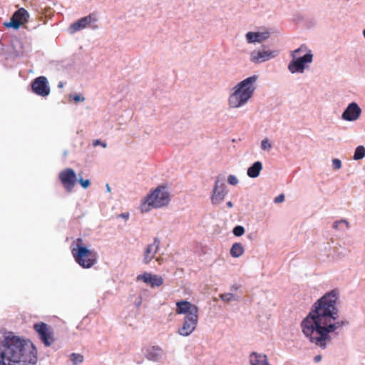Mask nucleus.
<instances>
[{"instance_id": "obj_1", "label": "nucleus", "mask_w": 365, "mask_h": 365, "mask_svg": "<svg viewBox=\"0 0 365 365\" xmlns=\"http://www.w3.org/2000/svg\"><path fill=\"white\" fill-rule=\"evenodd\" d=\"M337 299L338 292L335 290L326 294L314 304L312 311L301 324L305 336L312 344L322 349H325L327 343L331 341L329 334L341 326L339 322H336Z\"/></svg>"}, {"instance_id": "obj_2", "label": "nucleus", "mask_w": 365, "mask_h": 365, "mask_svg": "<svg viewBox=\"0 0 365 365\" xmlns=\"http://www.w3.org/2000/svg\"><path fill=\"white\" fill-rule=\"evenodd\" d=\"M37 350L33 343L9 333L0 342V365H35Z\"/></svg>"}, {"instance_id": "obj_3", "label": "nucleus", "mask_w": 365, "mask_h": 365, "mask_svg": "<svg viewBox=\"0 0 365 365\" xmlns=\"http://www.w3.org/2000/svg\"><path fill=\"white\" fill-rule=\"evenodd\" d=\"M257 77L252 76L239 83L234 88L235 91L229 97V105L236 108L245 105L253 95L255 90V83Z\"/></svg>"}, {"instance_id": "obj_4", "label": "nucleus", "mask_w": 365, "mask_h": 365, "mask_svg": "<svg viewBox=\"0 0 365 365\" xmlns=\"http://www.w3.org/2000/svg\"><path fill=\"white\" fill-rule=\"evenodd\" d=\"M170 195L165 187H158L145 197L141 205V211L148 212L151 208H160L168 205Z\"/></svg>"}, {"instance_id": "obj_5", "label": "nucleus", "mask_w": 365, "mask_h": 365, "mask_svg": "<svg viewBox=\"0 0 365 365\" xmlns=\"http://www.w3.org/2000/svg\"><path fill=\"white\" fill-rule=\"evenodd\" d=\"M77 243L76 247H73L71 253L75 261L83 268H91L97 261V253L82 246L83 240L77 238L73 242Z\"/></svg>"}, {"instance_id": "obj_6", "label": "nucleus", "mask_w": 365, "mask_h": 365, "mask_svg": "<svg viewBox=\"0 0 365 365\" xmlns=\"http://www.w3.org/2000/svg\"><path fill=\"white\" fill-rule=\"evenodd\" d=\"M303 51V48H299L292 52L293 60L289 63L288 69L292 73H302L305 68L306 63L312 61L313 56L309 52L303 56H298V54Z\"/></svg>"}, {"instance_id": "obj_7", "label": "nucleus", "mask_w": 365, "mask_h": 365, "mask_svg": "<svg viewBox=\"0 0 365 365\" xmlns=\"http://www.w3.org/2000/svg\"><path fill=\"white\" fill-rule=\"evenodd\" d=\"M58 178L67 192H71L76 185L77 176L72 168H66L58 174Z\"/></svg>"}, {"instance_id": "obj_8", "label": "nucleus", "mask_w": 365, "mask_h": 365, "mask_svg": "<svg viewBox=\"0 0 365 365\" xmlns=\"http://www.w3.org/2000/svg\"><path fill=\"white\" fill-rule=\"evenodd\" d=\"M198 323V314L185 315L183 324L178 329V334L183 336H187L191 334L197 327Z\"/></svg>"}, {"instance_id": "obj_9", "label": "nucleus", "mask_w": 365, "mask_h": 365, "mask_svg": "<svg viewBox=\"0 0 365 365\" xmlns=\"http://www.w3.org/2000/svg\"><path fill=\"white\" fill-rule=\"evenodd\" d=\"M29 17L28 11L25 9L21 8L14 12L11 18V21L5 23V26L8 28L18 29L23 24L28 21Z\"/></svg>"}, {"instance_id": "obj_10", "label": "nucleus", "mask_w": 365, "mask_h": 365, "mask_svg": "<svg viewBox=\"0 0 365 365\" xmlns=\"http://www.w3.org/2000/svg\"><path fill=\"white\" fill-rule=\"evenodd\" d=\"M34 328L46 346H49L53 343V333L50 331L46 324L43 322L36 323L34 324Z\"/></svg>"}, {"instance_id": "obj_11", "label": "nucleus", "mask_w": 365, "mask_h": 365, "mask_svg": "<svg viewBox=\"0 0 365 365\" xmlns=\"http://www.w3.org/2000/svg\"><path fill=\"white\" fill-rule=\"evenodd\" d=\"M31 88L34 93L42 97H46L50 93V87L47 78L44 76L35 78L31 83Z\"/></svg>"}, {"instance_id": "obj_12", "label": "nucleus", "mask_w": 365, "mask_h": 365, "mask_svg": "<svg viewBox=\"0 0 365 365\" xmlns=\"http://www.w3.org/2000/svg\"><path fill=\"white\" fill-rule=\"evenodd\" d=\"M198 307L186 300H181L176 302L175 313L177 314H198Z\"/></svg>"}, {"instance_id": "obj_13", "label": "nucleus", "mask_w": 365, "mask_h": 365, "mask_svg": "<svg viewBox=\"0 0 365 365\" xmlns=\"http://www.w3.org/2000/svg\"><path fill=\"white\" fill-rule=\"evenodd\" d=\"M277 55L276 51H254L251 53L250 60L253 63H262L274 58Z\"/></svg>"}, {"instance_id": "obj_14", "label": "nucleus", "mask_w": 365, "mask_h": 365, "mask_svg": "<svg viewBox=\"0 0 365 365\" xmlns=\"http://www.w3.org/2000/svg\"><path fill=\"white\" fill-rule=\"evenodd\" d=\"M97 19L93 14H89L85 17H83L76 22L73 23L69 26V30L71 34L76 33L80 30L86 28L91 22L96 21Z\"/></svg>"}, {"instance_id": "obj_15", "label": "nucleus", "mask_w": 365, "mask_h": 365, "mask_svg": "<svg viewBox=\"0 0 365 365\" xmlns=\"http://www.w3.org/2000/svg\"><path fill=\"white\" fill-rule=\"evenodd\" d=\"M361 113V109L356 103H350L342 113V118L348 121L356 120Z\"/></svg>"}, {"instance_id": "obj_16", "label": "nucleus", "mask_w": 365, "mask_h": 365, "mask_svg": "<svg viewBox=\"0 0 365 365\" xmlns=\"http://www.w3.org/2000/svg\"><path fill=\"white\" fill-rule=\"evenodd\" d=\"M137 279L142 280L151 287H160L163 284L164 282L161 276L152 274L148 272H145L143 274L138 275Z\"/></svg>"}, {"instance_id": "obj_17", "label": "nucleus", "mask_w": 365, "mask_h": 365, "mask_svg": "<svg viewBox=\"0 0 365 365\" xmlns=\"http://www.w3.org/2000/svg\"><path fill=\"white\" fill-rule=\"evenodd\" d=\"M225 195L226 191L224 184L219 185V180H217L211 197L212 202L213 204L220 203L224 200Z\"/></svg>"}, {"instance_id": "obj_18", "label": "nucleus", "mask_w": 365, "mask_h": 365, "mask_svg": "<svg viewBox=\"0 0 365 365\" xmlns=\"http://www.w3.org/2000/svg\"><path fill=\"white\" fill-rule=\"evenodd\" d=\"M160 243V240L158 238H155L153 242L146 247L143 259L145 264L149 263L155 257L159 249Z\"/></svg>"}, {"instance_id": "obj_19", "label": "nucleus", "mask_w": 365, "mask_h": 365, "mask_svg": "<svg viewBox=\"0 0 365 365\" xmlns=\"http://www.w3.org/2000/svg\"><path fill=\"white\" fill-rule=\"evenodd\" d=\"M163 350L158 346L148 347L145 350V356L147 359L153 361H158L163 355Z\"/></svg>"}, {"instance_id": "obj_20", "label": "nucleus", "mask_w": 365, "mask_h": 365, "mask_svg": "<svg viewBox=\"0 0 365 365\" xmlns=\"http://www.w3.org/2000/svg\"><path fill=\"white\" fill-rule=\"evenodd\" d=\"M269 37V32H248L246 34V38L250 43H261Z\"/></svg>"}, {"instance_id": "obj_21", "label": "nucleus", "mask_w": 365, "mask_h": 365, "mask_svg": "<svg viewBox=\"0 0 365 365\" xmlns=\"http://www.w3.org/2000/svg\"><path fill=\"white\" fill-rule=\"evenodd\" d=\"M250 361L251 365H270L267 355L257 352H252L250 354Z\"/></svg>"}, {"instance_id": "obj_22", "label": "nucleus", "mask_w": 365, "mask_h": 365, "mask_svg": "<svg viewBox=\"0 0 365 365\" xmlns=\"http://www.w3.org/2000/svg\"><path fill=\"white\" fill-rule=\"evenodd\" d=\"M262 169V163L259 161H257L251 167L248 168L247 175L252 178H257V176H259Z\"/></svg>"}, {"instance_id": "obj_23", "label": "nucleus", "mask_w": 365, "mask_h": 365, "mask_svg": "<svg viewBox=\"0 0 365 365\" xmlns=\"http://www.w3.org/2000/svg\"><path fill=\"white\" fill-rule=\"evenodd\" d=\"M244 247L240 242H235L230 249V255L233 257H239L244 253Z\"/></svg>"}, {"instance_id": "obj_24", "label": "nucleus", "mask_w": 365, "mask_h": 365, "mask_svg": "<svg viewBox=\"0 0 365 365\" xmlns=\"http://www.w3.org/2000/svg\"><path fill=\"white\" fill-rule=\"evenodd\" d=\"M365 156V148L363 145L358 146L354 152V159L356 160H361Z\"/></svg>"}, {"instance_id": "obj_25", "label": "nucleus", "mask_w": 365, "mask_h": 365, "mask_svg": "<svg viewBox=\"0 0 365 365\" xmlns=\"http://www.w3.org/2000/svg\"><path fill=\"white\" fill-rule=\"evenodd\" d=\"M70 359L73 361V365H76L83 361V356L80 354L73 353L71 354Z\"/></svg>"}, {"instance_id": "obj_26", "label": "nucleus", "mask_w": 365, "mask_h": 365, "mask_svg": "<svg viewBox=\"0 0 365 365\" xmlns=\"http://www.w3.org/2000/svg\"><path fill=\"white\" fill-rule=\"evenodd\" d=\"M220 299L225 302H230L232 300H237V297L232 293H225L220 296Z\"/></svg>"}, {"instance_id": "obj_27", "label": "nucleus", "mask_w": 365, "mask_h": 365, "mask_svg": "<svg viewBox=\"0 0 365 365\" xmlns=\"http://www.w3.org/2000/svg\"><path fill=\"white\" fill-rule=\"evenodd\" d=\"M232 232L237 237L242 236L245 233V228L242 226L237 225L234 227Z\"/></svg>"}, {"instance_id": "obj_28", "label": "nucleus", "mask_w": 365, "mask_h": 365, "mask_svg": "<svg viewBox=\"0 0 365 365\" xmlns=\"http://www.w3.org/2000/svg\"><path fill=\"white\" fill-rule=\"evenodd\" d=\"M261 148L263 150H270L272 148V145L267 138H265L262 141Z\"/></svg>"}, {"instance_id": "obj_29", "label": "nucleus", "mask_w": 365, "mask_h": 365, "mask_svg": "<svg viewBox=\"0 0 365 365\" xmlns=\"http://www.w3.org/2000/svg\"><path fill=\"white\" fill-rule=\"evenodd\" d=\"M227 182L232 185H236L238 183V179L236 176L230 175L227 178Z\"/></svg>"}, {"instance_id": "obj_30", "label": "nucleus", "mask_w": 365, "mask_h": 365, "mask_svg": "<svg viewBox=\"0 0 365 365\" xmlns=\"http://www.w3.org/2000/svg\"><path fill=\"white\" fill-rule=\"evenodd\" d=\"M78 182H79V183L81 184V185L83 188H85V189L88 188V187L90 186V184H91V182H90V180H83V179H82V178H80V179L78 180Z\"/></svg>"}, {"instance_id": "obj_31", "label": "nucleus", "mask_w": 365, "mask_h": 365, "mask_svg": "<svg viewBox=\"0 0 365 365\" xmlns=\"http://www.w3.org/2000/svg\"><path fill=\"white\" fill-rule=\"evenodd\" d=\"M332 166H333L334 169H335V170L340 169L341 167V160L339 159H334L332 160Z\"/></svg>"}, {"instance_id": "obj_32", "label": "nucleus", "mask_w": 365, "mask_h": 365, "mask_svg": "<svg viewBox=\"0 0 365 365\" xmlns=\"http://www.w3.org/2000/svg\"><path fill=\"white\" fill-rule=\"evenodd\" d=\"M341 223H345L346 225V227L348 228L349 227V222L344 220H339V221H336L334 225H333V227L334 229H337L339 227V225Z\"/></svg>"}, {"instance_id": "obj_33", "label": "nucleus", "mask_w": 365, "mask_h": 365, "mask_svg": "<svg viewBox=\"0 0 365 365\" xmlns=\"http://www.w3.org/2000/svg\"><path fill=\"white\" fill-rule=\"evenodd\" d=\"M284 200V194H280L279 195L277 196L274 198V202L275 203H280V202H282Z\"/></svg>"}, {"instance_id": "obj_34", "label": "nucleus", "mask_w": 365, "mask_h": 365, "mask_svg": "<svg viewBox=\"0 0 365 365\" xmlns=\"http://www.w3.org/2000/svg\"><path fill=\"white\" fill-rule=\"evenodd\" d=\"M73 99L75 102H79V101H83L85 98H81L78 95H75L73 96Z\"/></svg>"}, {"instance_id": "obj_35", "label": "nucleus", "mask_w": 365, "mask_h": 365, "mask_svg": "<svg viewBox=\"0 0 365 365\" xmlns=\"http://www.w3.org/2000/svg\"><path fill=\"white\" fill-rule=\"evenodd\" d=\"M101 145L103 147H106V143H101V142L99 140H96L94 142H93V145L94 146H96V145Z\"/></svg>"}, {"instance_id": "obj_36", "label": "nucleus", "mask_w": 365, "mask_h": 365, "mask_svg": "<svg viewBox=\"0 0 365 365\" xmlns=\"http://www.w3.org/2000/svg\"><path fill=\"white\" fill-rule=\"evenodd\" d=\"M314 361H315L316 363L319 362V361L322 360V356H321V355H317V356H316L314 357Z\"/></svg>"}, {"instance_id": "obj_37", "label": "nucleus", "mask_w": 365, "mask_h": 365, "mask_svg": "<svg viewBox=\"0 0 365 365\" xmlns=\"http://www.w3.org/2000/svg\"><path fill=\"white\" fill-rule=\"evenodd\" d=\"M120 216L125 219H128V217H129V214L128 213H123L122 215H120Z\"/></svg>"}, {"instance_id": "obj_38", "label": "nucleus", "mask_w": 365, "mask_h": 365, "mask_svg": "<svg viewBox=\"0 0 365 365\" xmlns=\"http://www.w3.org/2000/svg\"><path fill=\"white\" fill-rule=\"evenodd\" d=\"M227 205L229 207H233V204L231 201H229L227 202Z\"/></svg>"}, {"instance_id": "obj_39", "label": "nucleus", "mask_w": 365, "mask_h": 365, "mask_svg": "<svg viewBox=\"0 0 365 365\" xmlns=\"http://www.w3.org/2000/svg\"><path fill=\"white\" fill-rule=\"evenodd\" d=\"M106 187H107L108 191H109V192H110V187H109L108 184L106 185Z\"/></svg>"}]
</instances>
